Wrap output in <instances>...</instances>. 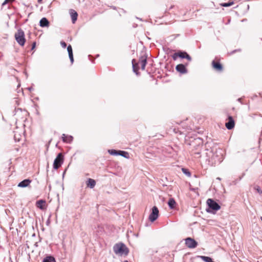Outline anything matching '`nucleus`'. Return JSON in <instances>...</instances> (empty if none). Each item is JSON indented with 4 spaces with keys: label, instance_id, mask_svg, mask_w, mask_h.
<instances>
[{
    "label": "nucleus",
    "instance_id": "f257e3e1",
    "mask_svg": "<svg viewBox=\"0 0 262 262\" xmlns=\"http://www.w3.org/2000/svg\"><path fill=\"white\" fill-rule=\"evenodd\" d=\"M132 63L134 72L136 73L138 72L139 69V66H141V69L144 70L147 63V56L145 55L142 56L137 63L136 62L135 59H133Z\"/></svg>",
    "mask_w": 262,
    "mask_h": 262
},
{
    "label": "nucleus",
    "instance_id": "f03ea898",
    "mask_svg": "<svg viewBox=\"0 0 262 262\" xmlns=\"http://www.w3.org/2000/svg\"><path fill=\"white\" fill-rule=\"evenodd\" d=\"M129 253V249L126 245L122 243L116 244V254L120 256H126Z\"/></svg>",
    "mask_w": 262,
    "mask_h": 262
},
{
    "label": "nucleus",
    "instance_id": "7ed1b4c3",
    "mask_svg": "<svg viewBox=\"0 0 262 262\" xmlns=\"http://www.w3.org/2000/svg\"><path fill=\"white\" fill-rule=\"evenodd\" d=\"M15 39L17 42L21 46H24L26 42L25 33L21 29H19L15 33Z\"/></svg>",
    "mask_w": 262,
    "mask_h": 262
},
{
    "label": "nucleus",
    "instance_id": "20e7f679",
    "mask_svg": "<svg viewBox=\"0 0 262 262\" xmlns=\"http://www.w3.org/2000/svg\"><path fill=\"white\" fill-rule=\"evenodd\" d=\"M172 57L174 60H177L178 58H185L187 59L189 61H190L191 60V57L188 54H187V53H186V52H182L181 51H179L178 52L174 53Z\"/></svg>",
    "mask_w": 262,
    "mask_h": 262
},
{
    "label": "nucleus",
    "instance_id": "39448f33",
    "mask_svg": "<svg viewBox=\"0 0 262 262\" xmlns=\"http://www.w3.org/2000/svg\"><path fill=\"white\" fill-rule=\"evenodd\" d=\"M64 161V156L62 153H59L57 155L53 163V168L55 169H58L62 164Z\"/></svg>",
    "mask_w": 262,
    "mask_h": 262
},
{
    "label": "nucleus",
    "instance_id": "423d86ee",
    "mask_svg": "<svg viewBox=\"0 0 262 262\" xmlns=\"http://www.w3.org/2000/svg\"><path fill=\"white\" fill-rule=\"evenodd\" d=\"M159 211L156 206H154L151 209V212L149 215V220L153 222L156 221L159 216Z\"/></svg>",
    "mask_w": 262,
    "mask_h": 262
},
{
    "label": "nucleus",
    "instance_id": "0eeeda50",
    "mask_svg": "<svg viewBox=\"0 0 262 262\" xmlns=\"http://www.w3.org/2000/svg\"><path fill=\"white\" fill-rule=\"evenodd\" d=\"M185 245L188 248L193 249L198 246V243L193 238L187 237L185 238Z\"/></svg>",
    "mask_w": 262,
    "mask_h": 262
},
{
    "label": "nucleus",
    "instance_id": "6e6552de",
    "mask_svg": "<svg viewBox=\"0 0 262 262\" xmlns=\"http://www.w3.org/2000/svg\"><path fill=\"white\" fill-rule=\"evenodd\" d=\"M207 204L210 208L213 210H219L220 209V206L211 199H208L207 201Z\"/></svg>",
    "mask_w": 262,
    "mask_h": 262
},
{
    "label": "nucleus",
    "instance_id": "1a4fd4ad",
    "mask_svg": "<svg viewBox=\"0 0 262 262\" xmlns=\"http://www.w3.org/2000/svg\"><path fill=\"white\" fill-rule=\"evenodd\" d=\"M227 122L225 123V126L228 129H232L235 126V121L233 117L231 116H228L227 119Z\"/></svg>",
    "mask_w": 262,
    "mask_h": 262
},
{
    "label": "nucleus",
    "instance_id": "9d476101",
    "mask_svg": "<svg viewBox=\"0 0 262 262\" xmlns=\"http://www.w3.org/2000/svg\"><path fill=\"white\" fill-rule=\"evenodd\" d=\"M212 68L216 71L219 72H221L223 70V67L222 64L217 60H213L212 61Z\"/></svg>",
    "mask_w": 262,
    "mask_h": 262
},
{
    "label": "nucleus",
    "instance_id": "9b49d317",
    "mask_svg": "<svg viewBox=\"0 0 262 262\" xmlns=\"http://www.w3.org/2000/svg\"><path fill=\"white\" fill-rule=\"evenodd\" d=\"M187 65L188 63H186L185 64H179L176 66V69L177 72L181 74H185L187 72V69L186 68Z\"/></svg>",
    "mask_w": 262,
    "mask_h": 262
},
{
    "label": "nucleus",
    "instance_id": "f8f14e48",
    "mask_svg": "<svg viewBox=\"0 0 262 262\" xmlns=\"http://www.w3.org/2000/svg\"><path fill=\"white\" fill-rule=\"evenodd\" d=\"M36 206L41 210H45L46 208V202L45 200H40L36 202Z\"/></svg>",
    "mask_w": 262,
    "mask_h": 262
},
{
    "label": "nucleus",
    "instance_id": "ddd939ff",
    "mask_svg": "<svg viewBox=\"0 0 262 262\" xmlns=\"http://www.w3.org/2000/svg\"><path fill=\"white\" fill-rule=\"evenodd\" d=\"M31 183V180L29 179H25L23 181L20 182L18 184V186L19 187H26L30 184Z\"/></svg>",
    "mask_w": 262,
    "mask_h": 262
},
{
    "label": "nucleus",
    "instance_id": "4468645a",
    "mask_svg": "<svg viewBox=\"0 0 262 262\" xmlns=\"http://www.w3.org/2000/svg\"><path fill=\"white\" fill-rule=\"evenodd\" d=\"M50 23L46 17L41 18L39 21V25L41 27H48Z\"/></svg>",
    "mask_w": 262,
    "mask_h": 262
},
{
    "label": "nucleus",
    "instance_id": "2eb2a0df",
    "mask_svg": "<svg viewBox=\"0 0 262 262\" xmlns=\"http://www.w3.org/2000/svg\"><path fill=\"white\" fill-rule=\"evenodd\" d=\"M70 15L72 18V23L74 24L77 19L78 14L74 10H70Z\"/></svg>",
    "mask_w": 262,
    "mask_h": 262
},
{
    "label": "nucleus",
    "instance_id": "dca6fc26",
    "mask_svg": "<svg viewBox=\"0 0 262 262\" xmlns=\"http://www.w3.org/2000/svg\"><path fill=\"white\" fill-rule=\"evenodd\" d=\"M118 155L121 156L127 159H128L129 158V154L125 151L116 150V156Z\"/></svg>",
    "mask_w": 262,
    "mask_h": 262
},
{
    "label": "nucleus",
    "instance_id": "f3484780",
    "mask_svg": "<svg viewBox=\"0 0 262 262\" xmlns=\"http://www.w3.org/2000/svg\"><path fill=\"white\" fill-rule=\"evenodd\" d=\"M96 185V182L94 179L89 178L86 181V186L91 188H93Z\"/></svg>",
    "mask_w": 262,
    "mask_h": 262
},
{
    "label": "nucleus",
    "instance_id": "a211bd4d",
    "mask_svg": "<svg viewBox=\"0 0 262 262\" xmlns=\"http://www.w3.org/2000/svg\"><path fill=\"white\" fill-rule=\"evenodd\" d=\"M62 139L63 142L69 143L72 141V137L70 136H67L65 134H62Z\"/></svg>",
    "mask_w": 262,
    "mask_h": 262
},
{
    "label": "nucleus",
    "instance_id": "6ab92c4d",
    "mask_svg": "<svg viewBox=\"0 0 262 262\" xmlns=\"http://www.w3.org/2000/svg\"><path fill=\"white\" fill-rule=\"evenodd\" d=\"M168 204L170 208L173 209L174 208L176 203L175 200L171 198L169 200Z\"/></svg>",
    "mask_w": 262,
    "mask_h": 262
},
{
    "label": "nucleus",
    "instance_id": "aec40b11",
    "mask_svg": "<svg viewBox=\"0 0 262 262\" xmlns=\"http://www.w3.org/2000/svg\"><path fill=\"white\" fill-rule=\"evenodd\" d=\"M43 262H56L55 258L51 256L46 257Z\"/></svg>",
    "mask_w": 262,
    "mask_h": 262
},
{
    "label": "nucleus",
    "instance_id": "412c9836",
    "mask_svg": "<svg viewBox=\"0 0 262 262\" xmlns=\"http://www.w3.org/2000/svg\"><path fill=\"white\" fill-rule=\"evenodd\" d=\"M234 4V2L232 0H230L228 3H225L221 4V6L225 7L231 6Z\"/></svg>",
    "mask_w": 262,
    "mask_h": 262
},
{
    "label": "nucleus",
    "instance_id": "4be33fe9",
    "mask_svg": "<svg viewBox=\"0 0 262 262\" xmlns=\"http://www.w3.org/2000/svg\"><path fill=\"white\" fill-rule=\"evenodd\" d=\"M200 257H201V259L205 262H212L213 261L211 258H210L209 257L205 256H201Z\"/></svg>",
    "mask_w": 262,
    "mask_h": 262
},
{
    "label": "nucleus",
    "instance_id": "5701e85b",
    "mask_svg": "<svg viewBox=\"0 0 262 262\" xmlns=\"http://www.w3.org/2000/svg\"><path fill=\"white\" fill-rule=\"evenodd\" d=\"M182 172L184 174H185L188 177H191V173H190V172L189 171V170L188 169H186V168H182Z\"/></svg>",
    "mask_w": 262,
    "mask_h": 262
},
{
    "label": "nucleus",
    "instance_id": "b1692460",
    "mask_svg": "<svg viewBox=\"0 0 262 262\" xmlns=\"http://www.w3.org/2000/svg\"><path fill=\"white\" fill-rule=\"evenodd\" d=\"M67 50H68L69 54H70L71 53V54L73 53L72 48V46L71 45H69L68 46V47L67 48Z\"/></svg>",
    "mask_w": 262,
    "mask_h": 262
},
{
    "label": "nucleus",
    "instance_id": "393cba45",
    "mask_svg": "<svg viewBox=\"0 0 262 262\" xmlns=\"http://www.w3.org/2000/svg\"><path fill=\"white\" fill-rule=\"evenodd\" d=\"M14 1V0H5L4 2V3L2 4V5L4 6V5H6V4H7V3H12Z\"/></svg>",
    "mask_w": 262,
    "mask_h": 262
},
{
    "label": "nucleus",
    "instance_id": "a878e982",
    "mask_svg": "<svg viewBox=\"0 0 262 262\" xmlns=\"http://www.w3.org/2000/svg\"><path fill=\"white\" fill-rule=\"evenodd\" d=\"M69 58L70 59L71 63H73L74 62V58H73V53L72 54L71 53V54H69Z\"/></svg>",
    "mask_w": 262,
    "mask_h": 262
},
{
    "label": "nucleus",
    "instance_id": "bb28decb",
    "mask_svg": "<svg viewBox=\"0 0 262 262\" xmlns=\"http://www.w3.org/2000/svg\"><path fill=\"white\" fill-rule=\"evenodd\" d=\"M60 44L62 47L63 48H65L67 47V43L64 41H61Z\"/></svg>",
    "mask_w": 262,
    "mask_h": 262
},
{
    "label": "nucleus",
    "instance_id": "cd10ccee",
    "mask_svg": "<svg viewBox=\"0 0 262 262\" xmlns=\"http://www.w3.org/2000/svg\"><path fill=\"white\" fill-rule=\"evenodd\" d=\"M108 152L111 154V155H115V149H111V150H108Z\"/></svg>",
    "mask_w": 262,
    "mask_h": 262
},
{
    "label": "nucleus",
    "instance_id": "c85d7f7f",
    "mask_svg": "<svg viewBox=\"0 0 262 262\" xmlns=\"http://www.w3.org/2000/svg\"><path fill=\"white\" fill-rule=\"evenodd\" d=\"M173 132L176 134L179 133L180 134H181V132L178 129L174 128L173 129Z\"/></svg>",
    "mask_w": 262,
    "mask_h": 262
},
{
    "label": "nucleus",
    "instance_id": "c756f323",
    "mask_svg": "<svg viewBox=\"0 0 262 262\" xmlns=\"http://www.w3.org/2000/svg\"><path fill=\"white\" fill-rule=\"evenodd\" d=\"M35 46H36V42H33V43H32V50H34V48H35Z\"/></svg>",
    "mask_w": 262,
    "mask_h": 262
},
{
    "label": "nucleus",
    "instance_id": "7c9ffc66",
    "mask_svg": "<svg viewBox=\"0 0 262 262\" xmlns=\"http://www.w3.org/2000/svg\"><path fill=\"white\" fill-rule=\"evenodd\" d=\"M42 0H38L39 2H41Z\"/></svg>",
    "mask_w": 262,
    "mask_h": 262
},
{
    "label": "nucleus",
    "instance_id": "2f4dec72",
    "mask_svg": "<svg viewBox=\"0 0 262 262\" xmlns=\"http://www.w3.org/2000/svg\"><path fill=\"white\" fill-rule=\"evenodd\" d=\"M124 262H128L127 260H125Z\"/></svg>",
    "mask_w": 262,
    "mask_h": 262
},
{
    "label": "nucleus",
    "instance_id": "473e14b6",
    "mask_svg": "<svg viewBox=\"0 0 262 262\" xmlns=\"http://www.w3.org/2000/svg\"><path fill=\"white\" fill-rule=\"evenodd\" d=\"M260 219H261V221H262V217H260Z\"/></svg>",
    "mask_w": 262,
    "mask_h": 262
}]
</instances>
